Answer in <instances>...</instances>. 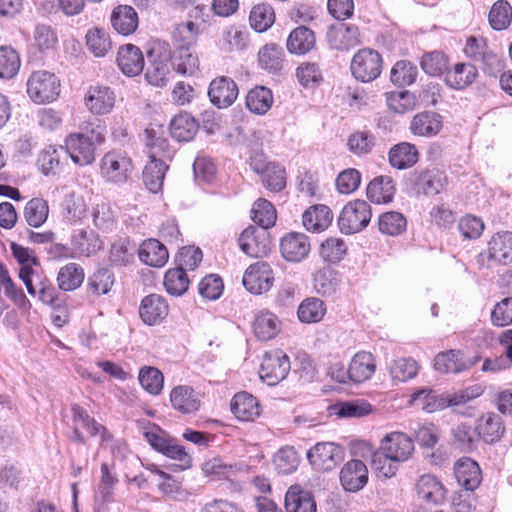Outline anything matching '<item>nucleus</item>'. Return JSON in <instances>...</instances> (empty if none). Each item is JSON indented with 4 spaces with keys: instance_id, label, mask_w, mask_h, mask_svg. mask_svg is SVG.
Instances as JSON below:
<instances>
[{
    "instance_id": "f257e3e1",
    "label": "nucleus",
    "mask_w": 512,
    "mask_h": 512,
    "mask_svg": "<svg viewBox=\"0 0 512 512\" xmlns=\"http://www.w3.org/2000/svg\"><path fill=\"white\" fill-rule=\"evenodd\" d=\"M479 388H468L454 393L436 394L430 389H420L410 398V404L419 409L432 413L450 406H456L474 399L480 395Z\"/></svg>"
},
{
    "instance_id": "f03ea898",
    "label": "nucleus",
    "mask_w": 512,
    "mask_h": 512,
    "mask_svg": "<svg viewBox=\"0 0 512 512\" xmlns=\"http://www.w3.org/2000/svg\"><path fill=\"white\" fill-rule=\"evenodd\" d=\"M133 173V161L125 151H108L100 160V174L108 183L125 184L131 180Z\"/></svg>"
},
{
    "instance_id": "7ed1b4c3",
    "label": "nucleus",
    "mask_w": 512,
    "mask_h": 512,
    "mask_svg": "<svg viewBox=\"0 0 512 512\" xmlns=\"http://www.w3.org/2000/svg\"><path fill=\"white\" fill-rule=\"evenodd\" d=\"M370 205L362 199L349 201L341 210L337 223L343 234L351 235L362 231L371 221Z\"/></svg>"
},
{
    "instance_id": "20e7f679",
    "label": "nucleus",
    "mask_w": 512,
    "mask_h": 512,
    "mask_svg": "<svg viewBox=\"0 0 512 512\" xmlns=\"http://www.w3.org/2000/svg\"><path fill=\"white\" fill-rule=\"evenodd\" d=\"M27 94L37 104L53 102L60 94V81L53 73L35 71L27 80Z\"/></svg>"
},
{
    "instance_id": "39448f33",
    "label": "nucleus",
    "mask_w": 512,
    "mask_h": 512,
    "mask_svg": "<svg viewBox=\"0 0 512 512\" xmlns=\"http://www.w3.org/2000/svg\"><path fill=\"white\" fill-rule=\"evenodd\" d=\"M290 368L287 354L280 349H273L264 354L259 376L267 385L275 386L287 377Z\"/></svg>"
},
{
    "instance_id": "423d86ee",
    "label": "nucleus",
    "mask_w": 512,
    "mask_h": 512,
    "mask_svg": "<svg viewBox=\"0 0 512 512\" xmlns=\"http://www.w3.org/2000/svg\"><path fill=\"white\" fill-rule=\"evenodd\" d=\"M351 71L353 76L362 82L373 81L382 71V58L373 49H361L352 58Z\"/></svg>"
},
{
    "instance_id": "0eeeda50",
    "label": "nucleus",
    "mask_w": 512,
    "mask_h": 512,
    "mask_svg": "<svg viewBox=\"0 0 512 512\" xmlns=\"http://www.w3.org/2000/svg\"><path fill=\"white\" fill-rule=\"evenodd\" d=\"M379 450L389 459L402 463L412 457L414 442L407 434L394 431L381 439Z\"/></svg>"
},
{
    "instance_id": "6e6552de",
    "label": "nucleus",
    "mask_w": 512,
    "mask_h": 512,
    "mask_svg": "<svg viewBox=\"0 0 512 512\" xmlns=\"http://www.w3.org/2000/svg\"><path fill=\"white\" fill-rule=\"evenodd\" d=\"M242 282L252 294H262L269 291L274 282L271 266L263 261L250 265L244 273Z\"/></svg>"
},
{
    "instance_id": "1a4fd4ad",
    "label": "nucleus",
    "mask_w": 512,
    "mask_h": 512,
    "mask_svg": "<svg viewBox=\"0 0 512 512\" xmlns=\"http://www.w3.org/2000/svg\"><path fill=\"white\" fill-rule=\"evenodd\" d=\"M64 149L67 157L76 165H89L95 160L96 145L85 134H69L65 139Z\"/></svg>"
},
{
    "instance_id": "9d476101",
    "label": "nucleus",
    "mask_w": 512,
    "mask_h": 512,
    "mask_svg": "<svg viewBox=\"0 0 512 512\" xmlns=\"http://www.w3.org/2000/svg\"><path fill=\"white\" fill-rule=\"evenodd\" d=\"M307 459L314 469L332 470L342 459V449L332 442H321L307 452Z\"/></svg>"
},
{
    "instance_id": "9b49d317",
    "label": "nucleus",
    "mask_w": 512,
    "mask_h": 512,
    "mask_svg": "<svg viewBox=\"0 0 512 512\" xmlns=\"http://www.w3.org/2000/svg\"><path fill=\"white\" fill-rule=\"evenodd\" d=\"M116 102V95L113 89L108 86H91L84 96V105L87 110L97 116L109 114Z\"/></svg>"
},
{
    "instance_id": "f8f14e48",
    "label": "nucleus",
    "mask_w": 512,
    "mask_h": 512,
    "mask_svg": "<svg viewBox=\"0 0 512 512\" xmlns=\"http://www.w3.org/2000/svg\"><path fill=\"white\" fill-rule=\"evenodd\" d=\"M311 244L309 237L301 232H289L280 240V252L282 257L293 263H299L306 259L310 253Z\"/></svg>"
},
{
    "instance_id": "ddd939ff",
    "label": "nucleus",
    "mask_w": 512,
    "mask_h": 512,
    "mask_svg": "<svg viewBox=\"0 0 512 512\" xmlns=\"http://www.w3.org/2000/svg\"><path fill=\"white\" fill-rule=\"evenodd\" d=\"M240 249L248 256L261 258L270 252V240L266 230L249 227L245 229L239 239Z\"/></svg>"
},
{
    "instance_id": "4468645a",
    "label": "nucleus",
    "mask_w": 512,
    "mask_h": 512,
    "mask_svg": "<svg viewBox=\"0 0 512 512\" xmlns=\"http://www.w3.org/2000/svg\"><path fill=\"white\" fill-rule=\"evenodd\" d=\"M238 93L237 84L225 76L214 79L208 91L210 101L220 109L231 106L237 99Z\"/></svg>"
},
{
    "instance_id": "2eb2a0df",
    "label": "nucleus",
    "mask_w": 512,
    "mask_h": 512,
    "mask_svg": "<svg viewBox=\"0 0 512 512\" xmlns=\"http://www.w3.org/2000/svg\"><path fill=\"white\" fill-rule=\"evenodd\" d=\"M67 154L63 146L47 145L39 153L37 166L45 176L58 175L64 169Z\"/></svg>"
},
{
    "instance_id": "dca6fc26",
    "label": "nucleus",
    "mask_w": 512,
    "mask_h": 512,
    "mask_svg": "<svg viewBox=\"0 0 512 512\" xmlns=\"http://www.w3.org/2000/svg\"><path fill=\"white\" fill-rule=\"evenodd\" d=\"M168 313L169 306L164 297L159 294L145 296L139 307L142 321L149 326L160 324Z\"/></svg>"
},
{
    "instance_id": "f3484780",
    "label": "nucleus",
    "mask_w": 512,
    "mask_h": 512,
    "mask_svg": "<svg viewBox=\"0 0 512 512\" xmlns=\"http://www.w3.org/2000/svg\"><path fill=\"white\" fill-rule=\"evenodd\" d=\"M341 485L346 491L357 492L368 481V469L361 460H350L344 464L340 472Z\"/></svg>"
},
{
    "instance_id": "a211bd4d",
    "label": "nucleus",
    "mask_w": 512,
    "mask_h": 512,
    "mask_svg": "<svg viewBox=\"0 0 512 512\" xmlns=\"http://www.w3.org/2000/svg\"><path fill=\"white\" fill-rule=\"evenodd\" d=\"M327 40L333 49L349 50L360 44L359 29L354 25L338 24L330 27Z\"/></svg>"
},
{
    "instance_id": "6ab92c4d",
    "label": "nucleus",
    "mask_w": 512,
    "mask_h": 512,
    "mask_svg": "<svg viewBox=\"0 0 512 512\" xmlns=\"http://www.w3.org/2000/svg\"><path fill=\"white\" fill-rule=\"evenodd\" d=\"M172 407L182 414L197 412L201 406L200 394L188 385H178L170 392Z\"/></svg>"
},
{
    "instance_id": "aec40b11",
    "label": "nucleus",
    "mask_w": 512,
    "mask_h": 512,
    "mask_svg": "<svg viewBox=\"0 0 512 512\" xmlns=\"http://www.w3.org/2000/svg\"><path fill=\"white\" fill-rule=\"evenodd\" d=\"M417 496L428 504H441L446 495V490L441 481L434 475H421L415 484Z\"/></svg>"
},
{
    "instance_id": "412c9836",
    "label": "nucleus",
    "mask_w": 512,
    "mask_h": 512,
    "mask_svg": "<svg viewBox=\"0 0 512 512\" xmlns=\"http://www.w3.org/2000/svg\"><path fill=\"white\" fill-rule=\"evenodd\" d=\"M117 65L129 77L139 75L145 65L142 51L133 44L121 46L117 52Z\"/></svg>"
},
{
    "instance_id": "4be33fe9",
    "label": "nucleus",
    "mask_w": 512,
    "mask_h": 512,
    "mask_svg": "<svg viewBox=\"0 0 512 512\" xmlns=\"http://www.w3.org/2000/svg\"><path fill=\"white\" fill-rule=\"evenodd\" d=\"M376 370V361L369 352L360 351L356 353L348 367V377L355 383H362L369 380Z\"/></svg>"
},
{
    "instance_id": "5701e85b",
    "label": "nucleus",
    "mask_w": 512,
    "mask_h": 512,
    "mask_svg": "<svg viewBox=\"0 0 512 512\" xmlns=\"http://www.w3.org/2000/svg\"><path fill=\"white\" fill-rule=\"evenodd\" d=\"M475 361H467L461 350H448L440 352L435 356L434 367L441 373H460L476 363Z\"/></svg>"
},
{
    "instance_id": "b1692460",
    "label": "nucleus",
    "mask_w": 512,
    "mask_h": 512,
    "mask_svg": "<svg viewBox=\"0 0 512 512\" xmlns=\"http://www.w3.org/2000/svg\"><path fill=\"white\" fill-rule=\"evenodd\" d=\"M333 221L331 209L323 204L309 207L302 215V222L305 229L312 233L325 231Z\"/></svg>"
},
{
    "instance_id": "393cba45",
    "label": "nucleus",
    "mask_w": 512,
    "mask_h": 512,
    "mask_svg": "<svg viewBox=\"0 0 512 512\" xmlns=\"http://www.w3.org/2000/svg\"><path fill=\"white\" fill-rule=\"evenodd\" d=\"M454 472L458 484L468 491H473L481 483L480 467L471 458H461L458 460L455 464Z\"/></svg>"
},
{
    "instance_id": "a878e982",
    "label": "nucleus",
    "mask_w": 512,
    "mask_h": 512,
    "mask_svg": "<svg viewBox=\"0 0 512 512\" xmlns=\"http://www.w3.org/2000/svg\"><path fill=\"white\" fill-rule=\"evenodd\" d=\"M286 46L291 54L305 55L316 46L315 33L306 26L301 25L290 32Z\"/></svg>"
},
{
    "instance_id": "bb28decb",
    "label": "nucleus",
    "mask_w": 512,
    "mask_h": 512,
    "mask_svg": "<svg viewBox=\"0 0 512 512\" xmlns=\"http://www.w3.org/2000/svg\"><path fill=\"white\" fill-rule=\"evenodd\" d=\"M111 23L117 33L128 36L138 27V14L131 6L119 5L112 11Z\"/></svg>"
},
{
    "instance_id": "cd10ccee",
    "label": "nucleus",
    "mask_w": 512,
    "mask_h": 512,
    "mask_svg": "<svg viewBox=\"0 0 512 512\" xmlns=\"http://www.w3.org/2000/svg\"><path fill=\"white\" fill-rule=\"evenodd\" d=\"M138 255L144 264L157 268L164 266L169 259L167 248L157 239L144 241L138 249Z\"/></svg>"
},
{
    "instance_id": "c85d7f7f",
    "label": "nucleus",
    "mask_w": 512,
    "mask_h": 512,
    "mask_svg": "<svg viewBox=\"0 0 512 512\" xmlns=\"http://www.w3.org/2000/svg\"><path fill=\"white\" fill-rule=\"evenodd\" d=\"M231 411L241 421H254L260 415V406L253 395L240 392L231 401Z\"/></svg>"
},
{
    "instance_id": "c756f323",
    "label": "nucleus",
    "mask_w": 512,
    "mask_h": 512,
    "mask_svg": "<svg viewBox=\"0 0 512 512\" xmlns=\"http://www.w3.org/2000/svg\"><path fill=\"white\" fill-rule=\"evenodd\" d=\"M488 257L502 264L512 261V232H497L491 237L488 242Z\"/></svg>"
},
{
    "instance_id": "7c9ffc66",
    "label": "nucleus",
    "mask_w": 512,
    "mask_h": 512,
    "mask_svg": "<svg viewBox=\"0 0 512 512\" xmlns=\"http://www.w3.org/2000/svg\"><path fill=\"white\" fill-rule=\"evenodd\" d=\"M286 512H316L311 493L298 485L291 486L285 495Z\"/></svg>"
},
{
    "instance_id": "2f4dec72",
    "label": "nucleus",
    "mask_w": 512,
    "mask_h": 512,
    "mask_svg": "<svg viewBox=\"0 0 512 512\" xmlns=\"http://www.w3.org/2000/svg\"><path fill=\"white\" fill-rule=\"evenodd\" d=\"M477 69L470 63H457L447 69L445 74L446 84L453 89H464L470 86L477 77Z\"/></svg>"
},
{
    "instance_id": "473e14b6",
    "label": "nucleus",
    "mask_w": 512,
    "mask_h": 512,
    "mask_svg": "<svg viewBox=\"0 0 512 512\" xmlns=\"http://www.w3.org/2000/svg\"><path fill=\"white\" fill-rule=\"evenodd\" d=\"M72 412L75 423L74 438L77 441H84L83 436L78 432V426L86 428L91 436L99 435L102 441H106L110 438V435L108 434L106 428L103 425L96 422L95 419L91 418L80 406H73Z\"/></svg>"
},
{
    "instance_id": "72a5a7b5",
    "label": "nucleus",
    "mask_w": 512,
    "mask_h": 512,
    "mask_svg": "<svg viewBox=\"0 0 512 512\" xmlns=\"http://www.w3.org/2000/svg\"><path fill=\"white\" fill-rule=\"evenodd\" d=\"M198 122L186 112L175 115L170 122V134L179 142H188L198 131Z\"/></svg>"
},
{
    "instance_id": "f704fd0d",
    "label": "nucleus",
    "mask_w": 512,
    "mask_h": 512,
    "mask_svg": "<svg viewBox=\"0 0 512 512\" xmlns=\"http://www.w3.org/2000/svg\"><path fill=\"white\" fill-rule=\"evenodd\" d=\"M149 157L150 161L143 171V182L150 192L157 193L162 189L168 165L156 158V153L150 154Z\"/></svg>"
},
{
    "instance_id": "c9c22d12",
    "label": "nucleus",
    "mask_w": 512,
    "mask_h": 512,
    "mask_svg": "<svg viewBox=\"0 0 512 512\" xmlns=\"http://www.w3.org/2000/svg\"><path fill=\"white\" fill-rule=\"evenodd\" d=\"M441 128L442 118L434 112L418 113L410 123L411 132L417 136L431 137L439 133Z\"/></svg>"
},
{
    "instance_id": "e433bc0d",
    "label": "nucleus",
    "mask_w": 512,
    "mask_h": 512,
    "mask_svg": "<svg viewBox=\"0 0 512 512\" xmlns=\"http://www.w3.org/2000/svg\"><path fill=\"white\" fill-rule=\"evenodd\" d=\"M274 102L272 91L265 86H256L246 95V107L255 115H265Z\"/></svg>"
},
{
    "instance_id": "4c0bfd02",
    "label": "nucleus",
    "mask_w": 512,
    "mask_h": 512,
    "mask_svg": "<svg viewBox=\"0 0 512 512\" xmlns=\"http://www.w3.org/2000/svg\"><path fill=\"white\" fill-rule=\"evenodd\" d=\"M395 194V185L390 176H379L373 179L367 187L368 199L376 204L392 201Z\"/></svg>"
},
{
    "instance_id": "58836bf2",
    "label": "nucleus",
    "mask_w": 512,
    "mask_h": 512,
    "mask_svg": "<svg viewBox=\"0 0 512 512\" xmlns=\"http://www.w3.org/2000/svg\"><path fill=\"white\" fill-rule=\"evenodd\" d=\"M73 249L81 256H90L99 251L103 242L99 235L92 230H78L72 235Z\"/></svg>"
},
{
    "instance_id": "ea45409f",
    "label": "nucleus",
    "mask_w": 512,
    "mask_h": 512,
    "mask_svg": "<svg viewBox=\"0 0 512 512\" xmlns=\"http://www.w3.org/2000/svg\"><path fill=\"white\" fill-rule=\"evenodd\" d=\"M255 336L262 341L274 338L280 331V321L269 311H260L253 322Z\"/></svg>"
},
{
    "instance_id": "a19ab883",
    "label": "nucleus",
    "mask_w": 512,
    "mask_h": 512,
    "mask_svg": "<svg viewBox=\"0 0 512 512\" xmlns=\"http://www.w3.org/2000/svg\"><path fill=\"white\" fill-rule=\"evenodd\" d=\"M446 183L447 177L444 172L432 169L419 173L415 185L419 192L426 195H436L441 192Z\"/></svg>"
},
{
    "instance_id": "79ce46f5",
    "label": "nucleus",
    "mask_w": 512,
    "mask_h": 512,
    "mask_svg": "<svg viewBox=\"0 0 512 512\" xmlns=\"http://www.w3.org/2000/svg\"><path fill=\"white\" fill-rule=\"evenodd\" d=\"M418 161V151L415 145L402 142L393 146L389 151V163L397 169H406Z\"/></svg>"
},
{
    "instance_id": "37998d69",
    "label": "nucleus",
    "mask_w": 512,
    "mask_h": 512,
    "mask_svg": "<svg viewBox=\"0 0 512 512\" xmlns=\"http://www.w3.org/2000/svg\"><path fill=\"white\" fill-rule=\"evenodd\" d=\"M0 291L19 308L29 310L31 303L23 290L16 286L7 269L0 265Z\"/></svg>"
},
{
    "instance_id": "c03bdc74",
    "label": "nucleus",
    "mask_w": 512,
    "mask_h": 512,
    "mask_svg": "<svg viewBox=\"0 0 512 512\" xmlns=\"http://www.w3.org/2000/svg\"><path fill=\"white\" fill-rule=\"evenodd\" d=\"M476 430L478 437L486 442L493 443L503 434L504 426L500 416L487 413L478 420Z\"/></svg>"
},
{
    "instance_id": "a18cd8bd",
    "label": "nucleus",
    "mask_w": 512,
    "mask_h": 512,
    "mask_svg": "<svg viewBox=\"0 0 512 512\" xmlns=\"http://www.w3.org/2000/svg\"><path fill=\"white\" fill-rule=\"evenodd\" d=\"M200 34L199 26L193 21L179 23L172 34L175 49L192 48L198 41Z\"/></svg>"
},
{
    "instance_id": "49530a36",
    "label": "nucleus",
    "mask_w": 512,
    "mask_h": 512,
    "mask_svg": "<svg viewBox=\"0 0 512 512\" xmlns=\"http://www.w3.org/2000/svg\"><path fill=\"white\" fill-rule=\"evenodd\" d=\"M249 42V33L245 28L230 25L221 35V48L228 52L244 50Z\"/></svg>"
},
{
    "instance_id": "de8ad7c7",
    "label": "nucleus",
    "mask_w": 512,
    "mask_h": 512,
    "mask_svg": "<svg viewBox=\"0 0 512 512\" xmlns=\"http://www.w3.org/2000/svg\"><path fill=\"white\" fill-rule=\"evenodd\" d=\"M326 311V305L321 299L310 297L300 303L297 315L302 323L312 324L320 322Z\"/></svg>"
},
{
    "instance_id": "09e8293b",
    "label": "nucleus",
    "mask_w": 512,
    "mask_h": 512,
    "mask_svg": "<svg viewBox=\"0 0 512 512\" xmlns=\"http://www.w3.org/2000/svg\"><path fill=\"white\" fill-rule=\"evenodd\" d=\"M100 470L101 478L95 493V500L104 505L113 501V491L118 479L108 463H102Z\"/></svg>"
},
{
    "instance_id": "8fccbe9b",
    "label": "nucleus",
    "mask_w": 512,
    "mask_h": 512,
    "mask_svg": "<svg viewBox=\"0 0 512 512\" xmlns=\"http://www.w3.org/2000/svg\"><path fill=\"white\" fill-rule=\"evenodd\" d=\"M464 53L467 57L475 61H481L486 65L493 66L498 62L496 54L489 50L483 38L469 37L466 41Z\"/></svg>"
},
{
    "instance_id": "3c124183",
    "label": "nucleus",
    "mask_w": 512,
    "mask_h": 512,
    "mask_svg": "<svg viewBox=\"0 0 512 512\" xmlns=\"http://www.w3.org/2000/svg\"><path fill=\"white\" fill-rule=\"evenodd\" d=\"M238 471L236 465L226 464L220 458H212L202 464V472L210 481L229 480Z\"/></svg>"
},
{
    "instance_id": "603ef678",
    "label": "nucleus",
    "mask_w": 512,
    "mask_h": 512,
    "mask_svg": "<svg viewBox=\"0 0 512 512\" xmlns=\"http://www.w3.org/2000/svg\"><path fill=\"white\" fill-rule=\"evenodd\" d=\"M84 281V271L76 263H68L60 268L57 275L58 286L63 291H73Z\"/></svg>"
},
{
    "instance_id": "864d4df0",
    "label": "nucleus",
    "mask_w": 512,
    "mask_h": 512,
    "mask_svg": "<svg viewBox=\"0 0 512 512\" xmlns=\"http://www.w3.org/2000/svg\"><path fill=\"white\" fill-rule=\"evenodd\" d=\"M378 228L382 234L398 236L405 232L407 228V219L398 211H388L379 216Z\"/></svg>"
},
{
    "instance_id": "5fc2aeb1",
    "label": "nucleus",
    "mask_w": 512,
    "mask_h": 512,
    "mask_svg": "<svg viewBox=\"0 0 512 512\" xmlns=\"http://www.w3.org/2000/svg\"><path fill=\"white\" fill-rule=\"evenodd\" d=\"M49 205L43 198H33L27 202L24 209V218L29 226L38 228L48 219Z\"/></svg>"
},
{
    "instance_id": "6e6d98bb",
    "label": "nucleus",
    "mask_w": 512,
    "mask_h": 512,
    "mask_svg": "<svg viewBox=\"0 0 512 512\" xmlns=\"http://www.w3.org/2000/svg\"><path fill=\"white\" fill-rule=\"evenodd\" d=\"M136 245L127 238L118 239L111 245L109 260L114 266H126L134 259Z\"/></svg>"
},
{
    "instance_id": "4d7b16f0",
    "label": "nucleus",
    "mask_w": 512,
    "mask_h": 512,
    "mask_svg": "<svg viewBox=\"0 0 512 512\" xmlns=\"http://www.w3.org/2000/svg\"><path fill=\"white\" fill-rule=\"evenodd\" d=\"M173 68L182 75H193L199 69L198 55L192 51V48L175 49Z\"/></svg>"
},
{
    "instance_id": "13d9d810",
    "label": "nucleus",
    "mask_w": 512,
    "mask_h": 512,
    "mask_svg": "<svg viewBox=\"0 0 512 512\" xmlns=\"http://www.w3.org/2000/svg\"><path fill=\"white\" fill-rule=\"evenodd\" d=\"M249 22L257 32L267 31L275 22V12L269 4L255 5L249 15Z\"/></svg>"
},
{
    "instance_id": "bf43d9fd",
    "label": "nucleus",
    "mask_w": 512,
    "mask_h": 512,
    "mask_svg": "<svg viewBox=\"0 0 512 512\" xmlns=\"http://www.w3.org/2000/svg\"><path fill=\"white\" fill-rule=\"evenodd\" d=\"M300 463L298 453L292 446H284L280 448L273 457L275 469L280 474L293 473Z\"/></svg>"
},
{
    "instance_id": "052dcab7",
    "label": "nucleus",
    "mask_w": 512,
    "mask_h": 512,
    "mask_svg": "<svg viewBox=\"0 0 512 512\" xmlns=\"http://www.w3.org/2000/svg\"><path fill=\"white\" fill-rule=\"evenodd\" d=\"M489 24L494 30H504L509 27L512 21V7L506 0L496 1L488 15Z\"/></svg>"
},
{
    "instance_id": "680f3d73",
    "label": "nucleus",
    "mask_w": 512,
    "mask_h": 512,
    "mask_svg": "<svg viewBox=\"0 0 512 512\" xmlns=\"http://www.w3.org/2000/svg\"><path fill=\"white\" fill-rule=\"evenodd\" d=\"M88 50L96 57H103L111 49V40L105 29L92 28L86 34Z\"/></svg>"
},
{
    "instance_id": "e2e57ef3",
    "label": "nucleus",
    "mask_w": 512,
    "mask_h": 512,
    "mask_svg": "<svg viewBox=\"0 0 512 512\" xmlns=\"http://www.w3.org/2000/svg\"><path fill=\"white\" fill-rule=\"evenodd\" d=\"M189 283L187 273L179 267L169 269L164 275V287L172 296L183 295L188 290Z\"/></svg>"
},
{
    "instance_id": "0e129e2a",
    "label": "nucleus",
    "mask_w": 512,
    "mask_h": 512,
    "mask_svg": "<svg viewBox=\"0 0 512 512\" xmlns=\"http://www.w3.org/2000/svg\"><path fill=\"white\" fill-rule=\"evenodd\" d=\"M319 254L325 262L336 264L347 254V245L341 238L330 237L321 243Z\"/></svg>"
},
{
    "instance_id": "69168bd1",
    "label": "nucleus",
    "mask_w": 512,
    "mask_h": 512,
    "mask_svg": "<svg viewBox=\"0 0 512 512\" xmlns=\"http://www.w3.org/2000/svg\"><path fill=\"white\" fill-rule=\"evenodd\" d=\"M417 66L407 60L397 61L391 69L390 79L397 86H409L416 81Z\"/></svg>"
},
{
    "instance_id": "338daca9",
    "label": "nucleus",
    "mask_w": 512,
    "mask_h": 512,
    "mask_svg": "<svg viewBox=\"0 0 512 512\" xmlns=\"http://www.w3.org/2000/svg\"><path fill=\"white\" fill-rule=\"evenodd\" d=\"M251 213L253 221L263 230L272 227L277 219L274 206L263 198L255 201Z\"/></svg>"
},
{
    "instance_id": "774afa93",
    "label": "nucleus",
    "mask_w": 512,
    "mask_h": 512,
    "mask_svg": "<svg viewBox=\"0 0 512 512\" xmlns=\"http://www.w3.org/2000/svg\"><path fill=\"white\" fill-rule=\"evenodd\" d=\"M138 379L142 388L151 395H159L163 390L164 376L155 367H142L139 371Z\"/></svg>"
}]
</instances>
